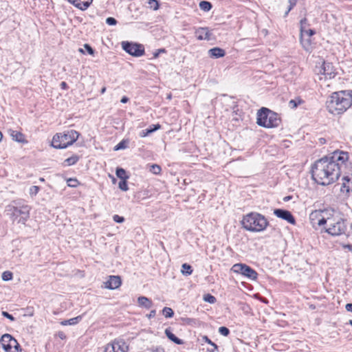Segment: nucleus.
I'll use <instances>...</instances> for the list:
<instances>
[{"instance_id": "1", "label": "nucleus", "mask_w": 352, "mask_h": 352, "mask_svg": "<svg viewBox=\"0 0 352 352\" xmlns=\"http://www.w3.org/2000/svg\"><path fill=\"white\" fill-rule=\"evenodd\" d=\"M348 159L347 152L336 151L331 156L317 160L311 169L313 179L322 186L334 183L340 177Z\"/></svg>"}, {"instance_id": "2", "label": "nucleus", "mask_w": 352, "mask_h": 352, "mask_svg": "<svg viewBox=\"0 0 352 352\" xmlns=\"http://www.w3.org/2000/svg\"><path fill=\"white\" fill-rule=\"evenodd\" d=\"M352 105V91L334 92L327 102L329 111L335 115L344 113Z\"/></svg>"}, {"instance_id": "3", "label": "nucleus", "mask_w": 352, "mask_h": 352, "mask_svg": "<svg viewBox=\"0 0 352 352\" xmlns=\"http://www.w3.org/2000/svg\"><path fill=\"white\" fill-rule=\"evenodd\" d=\"M346 219L340 212L333 209L326 223V232L332 236H340L346 234L347 225Z\"/></svg>"}, {"instance_id": "4", "label": "nucleus", "mask_w": 352, "mask_h": 352, "mask_svg": "<svg viewBox=\"0 0 352 352\" xmlns=\"http://www.w3.org/2000/svg\"><path fill=\"white\" fill-rule=\"evenodd\" d=\"M241 223L247 230L261 232L267 228L268 221L263 215L257 212H250L243 217Z\"/></svg>"}, {"instance_id": "5", "label": "nucleus", "mask_w": 352, "mask_h": 352, "mask_svg": "<svg viewBox=\"0 0 352 352\" xmlns=\"http://www.w3.org/2000/svg\"><path fill=\"white\" fill-rule=\"evenodd\" d=\"M79 133L75 130H69L54 135L52 146L56 148H65L73 144L78 138Z\"/></svg>"}, {"instance_id": "6", "label": "nucleus", "mask_w": 352, "mask_h": 352, "mask_svg": "<svg viewBox=\"0 0 352 352\" xmlns=\"http://www.w3.org/2000/svg\"><path fill=\"white\" fill-rule=\"evenodd\" d=\"M256 123L265 128H274L280 124V118L277 113L263 107L257 113Z\"/></svg>"}, {"instance_id": "7", "label": "nucleus", "mask_w": 352, "mask_h": 352, "mask_svg": "<svg viewBox=\"0 0 352 352\" xmlns=\"http://www.w3.org/2000/svg\"><path fill=\"white\" fill-rule=\"evenodd\" d=\"M7 210L10 212V214L14 220L20 217L18 223L25 224L30 216V207L28 205L21 206H8Z\"/></svg>"}, {"instance_id": "8", "label": "nucleus", "mask_w": 352, "mask_h": 352, "mask_svg": "<svg viewBox=\"0 0 352 352\" xmlns=\"http://www.w3.org/2000/svg\"><path fill=\"white\" fill-rule=\"evenodd\" d=\"M333 212V208H328L324 210H315L309 214V220L311 225L314 227L316 226H322L326 224L330 213Z\"/></svg>"}, {"instance_id": "9", "label": "nucleus", "mask_w": 352, "mask_h": 352, "mask_svg": "<svg viewBox=\"0 0 352 352\" xmlns=\"http://www.w3.org/2000/svg\"><path fill=\"white\" fill-rule=\"evenodd\" d=\"M232 271L236 274H240L251 280L257 278V272L250 266L243 263H236L232 267Z\"/></svg>"}, {"instance_id": "10", "label": "nucleus", "mask_w": 352, "mask_h": 352, "mask_svg": "<svg viewBox=\"0 0 352 352\" xmlns=\"http://www.w3.org/2000/svg\"><path fill=\"white\" fill-rule=\"evenodd\" d=\"M122 47L126 52L133 56L139 57L144 54V48L140 44L122 41Z\"/></svg>"}, {"instance_id": "11", "label": "nucleus", "mask_w": 352, "mask_h": 352, "mask_svg": "<svg viewBox=\"0 0 352 352\" xmlns=\"http://www.w3.org/2000/svg\"><path fill=\"white\" fill-rule=\"evenodd\" d=\"M129 347L124 340H115L111 344H108L105 348L104 352H128Z\"/></svg>"}, {"instance_id": "12", "label": "nucleus", "mask_w": 352, "mask_h": 352, "mask_svg": "<svg viewBox=\"0 0 352 352\" xmlns=\"http://www.w3.org/2000/svg\"><path fill=\"white\" fill-rule=\"evenodd\" d=\"M274 214L277 217L285 220L292 225H294L296 223L294 217L289 210L277 208L274 210Z\"/></svg>"}, {"instance_id": "13", "label": "nucleus", "mask_w": 352, "mask_h": 352, "mask_svg": "<svg viewBox=\"0 0 352 352\" xmlns=\"http://www.w3.org/2000/svg\"><path fill=\"white\" fill-rule=\"evenodd\" d=\"M14 339L11 335L6 333L1 336L0 343L6 352H10L12 347V342H15Z\"/></svg>"}, {"instance_id": "14", "label": "nucleus", "mask_w": 352, "mask_h": 352, "mask_svg": "<svg viewBox=\"0 0 352 352\" xmlns=\"http://www.w3.org/2000/svg\"><path fill=\"white\" fill-rule=\"evenodd\" d=\"M326 78L331 79L333 78L336 73L333 65L330 63H324L320 72H322Z\"/></svg>"}, {"instance_id": "15", "label": "nucleus", "mask_w": 352, "mask_h": 352, "mask_svg": "<svg viewBox=\"0 0 352 352\" xmlns=\"http://www.w3.org/2000/svg\"><path fill=\"white\" fill-rule=\"evenodd\" d=\"M121 278L118 276H111L105 283V287L109 289H115L121 285Z\"/></svg>"}, {"instance_id": "16", "label": "nucleus", "mask_w": 352, "mask_h": 352, "mask_svg": "<svg viewBox=\"0 0 352 352\" xmlns=\"http://www.w3.org/2000/svg\"><path fill=\"white\" fill-rule=\"evenodd\" d=\"M195 35L198 40L209 41L212 34L208 28H199L195 31Z\"/></svg>"}, {"instance_id": "17", "label": "nucleus", "mask_w": 352, "mask_h": 352, "mask_svg": "<svg viewBox=\"0 0 352 352\" xmlns=\"http://www.w3.org/2000/svg\"><path fill=\"white\" fill-rule=\"evenodd\" d=\"M342 183L340 190L343 192H349L352 191V175L350 176H345L342 179Z\"/></svg>"}, {"instance_id": "18", "label": "nucleus", "mask_w": 352, "mask_h": 352, "mask_svg": "<svg viewBox=\"0 0 352 352\" xmlns=\"http://www.w3.org/2000/svg\"><path fill=\"white\" fill-rule=\"evenodd\" d=\"M92 1L93 0H68L69 3L81 10H87L92 3Z\"/></svg>"}, {"instance_id": "19", "label": "nucleus", "mask_w": 352, "mask_h": 352, "mask_svg": "<svg viewBox=\"0 0 352 352\" xmlns=\"http://www.w3.org/2000/svg\"><path fill=\"white\" fill-rule=\"evenodd\" d=\"M8 133H9L10 135L12 137L13 140L18 142H25V138H24V135L22 133H21L20 131L10 129L8 131Z\"/></svg>"}, {"instance_id": "20", "label": "nucleus", "mask_w": 352, "mask_h": 352, "mask_svg": "<svg viewBox=\"0 0 352 352\" xmlns=\"http://www.w3.org/2000/svg\"><path fill=\"white\" fill-rule=\"evenodd\" d=\"M208 54L210 57L218 58L223 57L226 54L224 50L219 47H214L208 51Z\"/></svg>"}, {"instance_id": "21", "label": "nucleus", "mask_w": 352, "mask_h": 352, "mask_svg": "<svg viewBox=\"0 0 352 352\" xmlns=\"http://www.w3.org/2000/svg\"><path fill=\"white\" fill-rule=\"evenodd\" d=\"M300 43L302 47L307 52L311 51L312 49V42L311 37L304 36L300 34Z\"/></svg>"}, {"instance_id": "22", "label": "nucleus", "mask_w": 352, "mask_h": 352, "mask_svg": "<svg viewBox=\"0 0 352 352\" xmlns=\"http://www.w3.org/2000/svg\"><path fill=\"white\" fill-rule=\"evenodd\" d=\"M138 302L139 306L149 309L153 306V302L151 300L145 296H140L138 298Z\"/></svg>"}, {"instance_id": "23", "label": "nucleus", "mask_w": 352, "mask_h": 352, "mask_svg": "<svg viewBox=\"0 0 352 352\" xmlns=\"http://www.w3.org/2000/svg\"><path fill=\"white\" fill-rule=\"evenodd\" d=\"M165 334L168 337V338L174 343L177 344H183V341L181 339L178 338L177 336H175V334L172 333L170 329H165Z\"/></svg>"}, {"instance_id": "24", "label": "nucleus", "mask_w": 352, "mask_h": 352, "mask_svg": "<svg viewBox=\"0 0 352 352\" xmlns=\"http://www.w3.org/2000/svg\"><path fill=\"white\" fill-rule=\"evenodd\" d=\"M82 316H78L69 320H63L60 324L63 326L76 324L82 320Z\"/></svg>"}, {"instance_id": "25", "label": "nucleus", "mask_w": 352, "mask_h": 352, "mask_svg": "<svg viewBox=\"0 0 352 352\" xmlns=\"http://www.w3.org/2000/svg\"><path fill=\"white\" fill-rule=\"evenodd\" d=\"M80 157L77 155H73L72 156L67 158L64 160L63 164L65 166H72L74 165L79 160Z\"/></svg>"}, {"instance_id": "26", "label": "nucleus", "mask_w": 352, "mask_h": 352, "mask_svg": "<svg viewBox=\"0 0 352 352\" xmlns=\"http://www.w3.org/2000/svg\"><path fill=\"white\" fill-rule=\"evenodd\" d=\"M182 273L184 275L189 276L192 274V267L190 265H188L187 263H184L182 265Z\"/></svg>"}, {"instance_id": "27", "label": "nucleus", "mask_w": 352, "mask_h": 352, "mask_svg": "<svg viewBox=\"0 0 352 352\" xmlns=\"http://www.w3.org/2000/svg\"><path fill=\"white\" fill-rule=\"evenodd\" d=\"M199 8L201 10L208 12L212 8V4L206 1H201L199 3Z\"/></svg>"}, {"instance_id": "28", "label": "nucleus", "mask_w": 352, "mask_h": 352, "mask_svg": "<svg viewBox=\"0 0 352 352\" xmlns=\"http://www.w3.org/2000/svg\"><path fill=\"white\" fill-rule=\"evenodd\" d=\"M116 173L117 177H119L120 179H121L122 180L128 179V176L126 175V173L125 170L122 168H118L116 169Z\"/></svg>"}, {"instance_id": "29", "label": "nucleus", "mask_w": 352, "mask_h": 352, "mask_svg": "<svg viewBox=\"0 0 352 352\" xmlns=\"http://www.w3.org/2000/svg\"><path fill=\"white\" fill-rule=\"evenodd\" d=\"M302 100L298 98H296V99H293V100H291L289 102V107L291 108V109H295L296 108L299 104H300L301 103H302Z\"/></svg>"}, {"instance_id": "30", "label": "nucleus", "mask_w": 352, "mask_h": 352, "mask_svg": "<svg viewBox=\"0 0 352 352\" xmlns=\"http://www.w3.org/2000/svg\"><path fill=\"white\" fill-rule=\"evenodd\" d=\"M300 33H302L305 32V30L307 29V27L309 25L307 19L306 18L302 19L300 21Z\"/></svg>"}, {"instance_id": "31", "label": "nucleus", "mask_w": 352, "mask_h": 352, "mask_svg": "<svg viewBox=\"0 0 352 352\" xmlns=\"http://www.w3.org/2000/svg\"><path fill=\"white\" fill-rule=\"evenodd\" d=\"M162 314L166 318H172L174 315L173 309L167 307L163 309Z\"/></svg>"}, {"instance_id": "32", "label": "nucleus", "mask_w": 352, "mask_h": 352, "mask_svg": "<svg viewBox=\"0 0 352 352\" xmlns=\"http://www.w3.org/2000/svg\"><path fill=\"white\" fill-rule=\"evenodd\" d=\"M149 170L155 175H159L162 170V168L157 164H152L150 166Z\"/></svg>"}, {"instance_id": "33", "label": "nucleus", "mask_w": 352, "mask_h": 352, "mask_svg": "<svg viewBox=\"0 0 352 352\" xmlns=\"http://www.w3.org/2000/svg\"><path fill=\"white\" fill-rule=\"evenodd\" d=\"M148 4L149 8L153 10H158L160 6L159 2L157 0H148Z\"/></svg>"}, {"instance_id": "34", "label": "nucleus", "mask_w": 352, "mask_h": 352, "mask_svg": "<svg viewBox=\"0 0 352 352\" xmlns=\"http://www.w3.org/2000/svg\"><path fill=\"white\" fill-rule=\"evenodd\" d=\"M67 186L69 187L75 188L79 185V182L74 178H69L67 180Z\"/></svg>"}, {"instance_id": "35", "label": "nucleus", "mask_w": 352, "mask_h": 352, "mask_svg": "<svg viewBox=\"0 0 352 352\" xmlns=\"http://www.w3.org/2000/svg\"><path fill=\"white\" fill-rule=\"evenodd\" d=\"M204 301L211 304H213L216 302V298L214 296L209 294L204 295Z\"/></svg>"}, {"instance_id": "36", "label": "nucleus", "mask_w": 352, "mask_h": 352, "mask_svg": "<svg viewBox=\"0 0 352 352\" xmlns=\"http://www.w3.org/2000/svg\"><path fill=\"white\" fill-rule=\"evenodd\" d=\"M1 277L3 280L8 281V280H12L13 278V276H12V272H10L9 271H6V272H3Z\"/></svg>"}, {"instance_id": "37", "label": "nucleus", "mask_w": 352, "mask_h": 352, "mask_svg": "<svg viewBox=\"0 0 352 352\" xmlns=\"http://www.w3.org/2000/svg\"><path fill=\"white\" fill-rule=\"evenodd\" d=\"M39 190L40 188L38 186H32L30 188L29 193L31 197H34L38 194Z\"/></svg>"}, {"instance_id": "38", "label": "nucleus", "mask_w": 352, "mask_h": 352, "mask_svg": "<svg viewBox=\"0 0 352 352\" xmlns=\"http://www.w3.org/2000/svg\"><path fill=\"white\" fill-rule=\"evenodd\" d=\"M203 339L205 340V341L207 343L210 344L212 346V349H208L210 352H214V350L217 349V346L214 343H213L207 336H204Z\"/></svg>"}, {"instance_id": "39", "label": "nucleus", "mask_w": 352, "mask_h": 352, "mask_svg": "<svg viewBox=\"0 0 352 352\" xmlns=\"http://www.w3.org/2000/svg\"><path fill=\"white\" fill-rule=\"evenodd\" d=\"M160 128L161 125L160 124H157L150 126L149 128L146 129V130H147L148 133L151 134L156 131L157 130L160 129Z\"/></svg>"}, {"instance_id": "40", "label": "nucleus", "mask_w": 352, "mask_h": 352, "mask_svg": "<svg viewBox=\"0 0 352 352\" xmlns=\"http://www.w3.org/2000/svg\"><path fill=\"white\" fill-rule=\"evenodd\" d=\"M12 347L10 352H21L20 345L18 342L16 340L15 342H12Z\"/></svg>"}, {"instance_id": "41", "label": "nucleus", "mask_w": 352, "mask_h": 352, "mask_svg": "<svg viewBox=\"0 0 352 352\" xmlns=\"http://www.w3.org/2000/svg\"><path fill=\"white\" fill-rule=\"evenodd\" d=\"M126 146V142L125 140H122L115 146L114 150L118 151L120 149H124Z\"/></svg>"}, {"instance_id": "42", "label": "nucleus", "mask_w": 352, "mask_h": 352, "mask_svg": "<svg viewBox=\"0 0 352 352\" xmlns=\"http://www.w3.org/2000/svg\"><path fill=\"white\" fill-rule=\"evenodd\" d=\"M119 188L124 191H126L128 190V186L126 183V179H122L119 182Z\"/></svg>"}, {"instance_id": "43", "label": "nucleus", "mask_w": 352, "mask_h": 352, "mask_svg": "<svg viewBox=\"0 0 352 352\" xmlns=\"http://www.w3.org/2000/svg\"><path fill=\"white\" fill-rule=\"evenodd\" d=\"M219 332L222 336H228L230 333V330L226 327H221L219 328Z\"/></svg>"}, {"instance_id": "44", "label": "nucleus", "mask_w": 352, "mask_h": 352, "mask_svg": "<svg viewBox=\"0 0 352 352\" xmlns=\"http://www.w3.org/2000/svg\"><path fill=\"white\" fill-rule=\"evenodd\" d=\"M297 0H289V7L287 10L285 12V16L288 14V13L291 11V10L295 6L296 4Z\"/></svg>"}, {"instance_id": "45", "label": "nucleus", "mask_w": 352, "mask_h": 352, "mask_svg": "<svg viewBox=\"0 0 352 352\" xmlns=\"http://www.w3.org/2000/svg\"><path fill=\"white\" fill-rule=\"evenodd\" d=\"M314 34L315 31L312 29H306L305 32L301 33L302 35L307 37H311Z\"/></svg>"}, {"instance_id": "46", "label": "nucleus", "mask_w": 352, "mask_h": 352, "mask_svg": "<svg viewBox=\"0 0 352 352\" xmlns=\"http://www.w3.org/2000/svg\"><path fill=\"white\" fill-rule=\"evenodd\" d=\"M113 219L116 223H123L124 221V218L123 217L119 216L118 214H115L113 216Z\"/></svg>"}, {"instance_id": "47", "label": "nucleus", "mask_w": 352, "mask_h": 352, "mask_svg": "<svg viewBox=\"0 0 352 352\" xmlns=\"http://www.w3.org/2000/svg\"><path fill=\"white\" fill-rule=\"evenodd\" d=\"M106 23L109 25H115L117 24V21L113 17H108L106 19Z\"/></svg>"}, {"instance_id": "48", "label": "nucleus", "mask_w": 352, "mask_h": 352, "mask_svg": "<svg viewBox=\"0 0 352 352\" xmlns=\"http://www.w3.org/2000/svg\"><path fill=\"white\" fill-rule=\"evenodd\" d=\"M84 47L87 50V52H88L89 54H90V55L94 54V49L89 44H85Z\"/></svg>"}, {"instance_id": "49", "label": "nucleus", "mask_w": 352, "mask_h": 352, "mask_svg": "<svg viewBox=\"0 0 352 352\" xmlns=\"http://www.w3.org/2000/svg\"><path fill=\"white\" fill-rule=\"evenodd\" d=\"M2 315L6 317V318L9 319L11 321H14L15 320V318L13 317L12 315L10 314L7 311H2Z\"/></svg>"}, {"instance_id": "50", "label": "nucleus", "mask_w": 352, "mask_h": 352, "mask_svg": "<svg viewBox=\"0 0 352 352\" xmlns=\"http://www.w3.org/2000/svg\"><path fill=\"white\" fill-rule=\"evenodd\" d=\"M151 350V352H165L164 349L162 346L153 347Z\"/></svg>"}, {"instance_id": "51", "label": "nucleus", "mask_w": 352, "mask_h": 352, "mask_svg": "<svg viewBox=\"0 0 352 352\" xmlns=\"http://www.w3.org/2000/svg\"><path fill=\"white\" fill-rule=\"evenodd\" d=\"M150 133H148V131L147 130H142L140 133V136L141 138H144L146 136H148L149 135Z\"/></svg>"}, {"instance_id": "52", "label": "nucleus", "mask_w": 352, "mask_h": 352, "mask_svg": "<svg viewBox=\"0 0 352 352\" xmlns=\"http://www.w3.org/2000/svg\"><path fill=\"white\" fill-rule=\"evenodd\" d=\"M156 311L155 309H153L150 311V313L147 315V317L148 318H151L155 316Z\"/></svg>"}, {"instance_id": "53", "label": "nucleus", "mask_w": 352, "mask_h": 352, "mask_svg": "<svg viewBox=\"0 0 352 352\" xmlns=\"http://www.w3.org/2000/svg\"><path fill=\"white\" fill-rule=\"evenodd\" d=\"M164 52H165V50L164 49H160V50H157V52L154 53L153 56H154L155 58H157L159 56V54H160V53H164Z\"/></svg>"}, {"instance_id": "54", "label": "nucleus", "mask_w": 352, "mask_h": 352, "mask_svg": "<svg viewBox=\"0 0 352 352\" xmlns=\"http://www.w3.org/2000/svg\"><path fill=\"white\" fill-rule=\"evenodd\" d=\"M346 311L352 312V303H347L345 306Z\"/></svg>"}, {"instance_id": "55", "label": "nucleus", "mask_w": 352, "mask_h": 352, "mask_svg": "<svg viewBox=\"0 0 352 352\" xmlns=\"http://www.w3.org/2000/svg\"><path fill=\"white\" fill-rule=\"evenodd\" d=\"M60 87L63 89H66L68 88L67 84L65 82H60Z\"/></svg>"}, {"instance_id": "56", "label": "nucleus", "mask_w": 352, "mask_h": 352, "mask_svg": "<svg viewBox=\"0 0 352 352\" xmlns=\"http://www.w3.org/2000/svg\"><path fill=\"white\" fill-rule=\"evenodd\" d=\"M129 101V98L126 96H123L120 100L122 103H126Z\"/></svg>"}, {"instance_id": "57", "label": "nucleus", "mask_w": 352, "mask_h": 352, "mask_svg": "<svg viewBox=\"0 0 352 352\" xmlns=\"http://www.w3.org/2000/svg\"><path fill=\"white\" fill-rule=\"evenodd\" d=\"M344 248L345 249H347L349 251L352 252V245H351V244L345 245L344 246Z\"/></svg>"}, {"instance_id": "58", "label": "nucleus", "mask_w": 352, "mask_h": 352, "mask_svg": "<svg viewBox=\"0 0 352 352\" xmlns=\"http://www.w3.org/2000/svg\"><path fill=\"white\" fill-rule=\"evenodd\" d=\"M291 198H292V197H291V196H287V197H284V198H283V200H284L285 201H288L289 200H290V199H291Z\"/></svg>"}, {"instance_id": "59", "label": "nucleus", "mask_w": 352, "mask_h": 352, "mask_svg": "<svg viewBox=\"0 0 352 352\" xmlns=\"http://www.w3.org/2000/svg\"><path fill=\"white\" fill-rule=\"evenodd\" d=\"M106 91V88L105 87H103L102 89H101V94H104Z\"/></svg>"}, {"instance_id": "60", "label": "nucleus", "mask_w": 352, "mask_h": 352, "mask_svg": "<svg viewBox=\"0 0 352 352\" xmlns=\"http://www.w3.org/2000/svg\"><path fill=\"white\" fill-rule=\"evenodd\" d=\"M2 138H3V135H2L1 132L0 131V142L2 140Z\"/></svg>"}, {"instance_id": "61", "label": "nucleus", "mask_w": 352, "mask_h": 352, "mask_svg": "<svg viewBox=\"0 0 352 352\" xmlns=\"http://www.w3.org/2000/svg\"><path fill=\"white\" fill-rule=\"evenodd\" d=\"M349 324H350L352 326V320H350L349 321Z\"/></svg>"}, {"instance_id": "62", "label": "nucleus", "mask_w": 352, "mask_h": 352, "mask_svg": "<svg viewBox=\"0 0 352 352\" xmlns=\"http://www.w3.org/2000/svg\"><path fill=\"white\" fill-rule=\"evenodd\" d=\"M167 98H168V99H170V98H171V96H170V95H168V96H167Z\"/></svg>"}, {"instance_id": "63", "label": "nucleus", "mask_w": 352, "mask_h": 352, "mask_svg": "<svg viewBox=\"0 0 352 352\" xmlns=\"http://www.w3.org/2000/svg\"><path fill=\"white\" fill-rule=\"evenodd\" d=\"M80 52H82V53L84 52H83V50H82V49H80Z\"/></svg>"}]
</instances>
